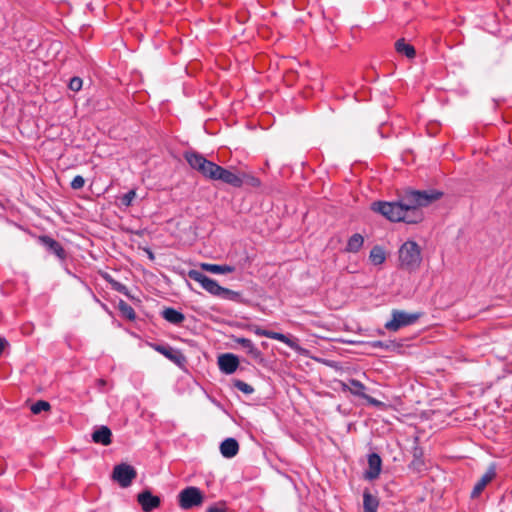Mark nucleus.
Segmentation results:
<instances>
[{"mask_svg": "<svg viewBox=\"0 0 512 512\" xmlns=\"http://www.w3.org/2000/svg\"><path fill=\"white\" fill-rule=\"evenodd\" d=\"M442 196L441 192L409 191L401 202H386V219L393 222L418 223L423 219L421 207L428 206Z\"/></svg>", "mask_w": 512, "mask_h": 512, "instance_id": "1", "label": "nucleus"}, {"mask_svg": "<svg viewBox=\"0 0 512 512\" xmlns=\"http://www.w3.org/2000/svg\"><path fill=\"white\" fill-rule=\"evenodd\" d=\"M184 158L192 169L197 170L206 179L212 181H221L236 188H239L243 185V179L240 175L212 161L207 160L202 154L198 152H185Z\"/></svg>", "mask_w": 512, "mask_h": 512, "instance_id": "2", "label": "nucleus"}, {"mask_svg": "<svg viewBox=\"0 0 512 512\" xmlns=\"http://www.w3.org/2000/svg\"><path fill=\"white\" fill-rule=\"evenodd\" d=\"M188 276L192 280L198 282L204 290L213 296L228 300H235L239 296L238 292L220 286L216 280L208 277L201 271L190 270L188 272Z\"/></svg>", "mask_w": 512, "mask_h": 512, "instance_id": "3", "label": "nucleus"}, {"mask_svg": "<svg viewBox=\"0 0 512 512\" xmlns=\"http://www.w3.org/2000/svg\"><path fill=\"white\" fill-rule=\"evenodd\" d=\"M399 265L409 272L416 271L422 262L420 246L412 240L404 242L398 251Z\"/></svg>", "mask_w": 512, "mask_h": 512, "instance_id": "4", "label": "nucleus"}, {"mask_svg": "<svg viewBox=\"0 0 512 512\" xmlns=\"http://www.w3.org/2000/svg\"><path fill=\"white\" fill-rule=\"evenodd\" d=\"M420 316V313H407L405 311L393 310L391 320L386 322V329L398 331L402 327L414 324Z\"/></svg>", "mask_w": 512, "mask_h": 512, "instance_id": "5", "label": "nucleus"}, {"mask_svg": "<svg viewBox=\"0 0 512 512\" xmlns=\"http://www.w3.org/2000/svg\"><path fill=\"white\" fill-rule=\"evenodd\" d=\"M178 498L179 506L184 510L200 506L204 499L200 489L194 486H189L183 489L179 493Z\"/></svg>", "mask_w": 512, "mask_h": 512, "instance_id": "6", "label": "nucleus"}, {"mask_svg": "<svg viewBox=\"0 0 512 512\" xmlns=\"http://www.w3.org/2000/svg\"><path fill=\"white\" fill-rule=\"evenodd\" d=\"M136 476L134 467L126 463L116 465L112 474L113 479L123 488L129 487Z\"/></svg>", "mask_w": 512, "mask_h": 512, "instance_id": "7", "label": "nucleus"}, {"mask_svg": "<svg viewBox=\"0 0 512 512\" xmlns=\"http://www.w3.org/2000/svg\"><path fill=\"white\" fill-rule=\"evenodd\" d=\"M250 329L257 336H263L273 340L280 341L295 351H299L301 349V347L298 345L296 341L292 340L283 333L266 330L259 326H251Z\"/></svg>", "mask_w": 512, "mask_h": 512, "instance_id": "8", "label": "nucleus"}, {"mask_svg": "<svg viewBox=\"0 0 512 512\" xmlns=\"http://www.w3.org/2000/svg\"><path fill=\"white\" fill-rule=\"evenodd\" d=\"M218 366L222 373L233 374L239 366V358L232 353H224L218 357Z\"/></svg>", "mask_w": 512, "mask_h": 512, "instance_id": "9", "label": "nucleus"}, {"mask_svg": "<svg viewBox=\"0 0 512 512\" xmlns=\"http://www.w3.org/2000/svg\"><path fill=\"white\" fill-rule=\"evenodd\" d=\"M137 501L141 505L144 512H151L160 506V498L153 495L149 490H145L138 494Z\"/></svg>", "mask_w": 512, "mask_h": 512, "instance_id": "10", "label": "nucleus"}, {"mask_svg": "<svg viewBox=\"0 0 512 512\" xmlns=\"http://www.w3.org/2000/svg\"><path fill=\"white\" fill-rule=\"evenodd\" d=\"M41 244L51 253H53L59 260L66 259V252L62 245L55 239L49 236H41L39 238Z\"/></svg>", "mask_w": 512, "mask_h": 512, "instance_id": "11", "label": "nucleus"}, {"mask_svg": "<svg viewBox=\"0 0 512 512\" xmlns=\"http://www.w3.org/2000/svg\"><path fill=\"white\" fill-rule=\"evenodd\" d=\"M233 341L234 343L239 344L245 350V352L253 359L262 362V352L255 346V344L250 339L244 337H233Z\"/></svg>", "mask_w": 512, "mask_h": 512, "instance_id": "12", "label": "nucleus"}, {"mask_svg": "<svg viewBox=\"0 0 512 512\" xmlns=\"http://www.w3.org/2000/svg\"><path fill=\"white\" fill-rule=\"evenodd\" d=\"M495 476H496V469L494 466H490L488 468V470L482 475V477L475 484V486L471 492V497L472 498L478 497L481 494V492L485 489L487 484L490 483Z\"/></svg>", "mask_w": 512, "mask_h": 512, "instance_id": "13", "label": "nucleus"}, {"mask_svg": "<svg viewBox=\"0 0 512 512\" xmlns=\"http://www.w3.org/2000/svg\"><path fill=\"white\" fill-rule=\"evenodd\" d=\"M92 441L107 446L112 442V432L109 427L102 425L92 433Z\"/></svg>", "mask_w": 512, "mask_h": 512, "instance_id": "14", "label": "nucleus"}, {"mask_svg": "<svg viewBox=\"0 0 512 512\" xmlns=\"http://www.w3.org/2000/svg\"><path fill=\"white\" fill-rule=\"evenodd\" d=\"M381 463H382V459L378 454H376V453L370 454L368 457L369 470H367L365 472V477L369 480H372V479H375L376 477H378L380 470H381Z\"/></svg>", "mask_w": 512, "mask_h": 512, "instance_id": "15", "label": "nucleus"}, {"mask_svg": "<svg viewBox=\"0 0 512 512\" xmlns=\"http://www.w3.org/2000/svg\"><path fill=\"white\" fill-rule=\"evenodd\" d=\"M239 451V444L234 438H227L220 444V452L224 458H233Z\"/></svg>", "mask_w": 512, "mask_h": 512, "instance_id": "16", "label": "nucleus"}, {"mask_svg": "<svg viewBox=\"0 0 512 512\" xmlns=\"http://www.w3.org/2000/svg\"><path fill=\"white\" fill-rule=\"evenodd\" d=\"M160 314L163 319L173 325H180L185 320V315L172 307L164 308Z\"/></svg>", "mask_w": 512, "mask_h": 512, "instance_id": "17", "label": "nucleus"}, {"mask_svg": "<svg viewBox=\"0 0 512 512\" xmlns=\"http://www.w3.org/2000/svg\"><path fill=\"white\" fill-rule=\"evenodd\" d=\"M395 50L398 54L405 55L409 59L414 58L416 54L414 47L407 43L405 39H399L396 41Z\"/></svg>", "mask_w": 512, "mask_h": 512, "instance_id": "18", "label": "nucleus"}, {"mask_svg": "<svg viewBox=\"0 0 512 512\" xmlns=\"http://www.w3.org/2000/svg\"><path fill=\"white\" fill-rule=\"evenodd\" d=\"M203 270L213 274H228L234 272L235 268L230 265H218V264H201Z\"/></svg>", "mask_w": 512, "mask_h": 512, "instance_id": "19", "label": "nucleus"}, {"mask_svg": "<svg viewBox=\"0 0 512 512\" xmlns=\"http://www.w3.org/2000/svg\"><path fill=\"white\" fill-rule=\"evenodd\" d=\"M379 502L369 491L365 490L363 493V508L364 512H377Z\"/></svg>", "mask_w": 512, "mask_h": 512, "instance_id": "20", "label": "nucleus"}, {"mask_svg": "<svg viewBox=\"0 0 512 512\" xmlns=\"http://www.w3.org/2000/svg\"><path fill=\"white\" fill-rule=\"evenodd\" d=\"M363 243H364V237L359 233H355L348 239V242L346 245V251L351 252V253H356L361 249V247L363 246Z\"/></svg>", "mask_w": 512, "mask_h": 512, "instance_id": "21", "label": "nucleus"}, {"mask_svg": "<svg viewBox=\"0 0 512 512\" xmlns=\"http://www.w3.org/2000/svg\"><path fill=\"white\" fill-rule=\"evenodd\" d=\"M118 309L121 312V314L128 320L134 321L136 319V313L134 309L124 300H120L118 302Z\"/></svg>", "mask_w": 512, "mask_h": 512, "instance_id": "22", "label": "nucleus"}, {"mask_svg": "<svg viewBox=\"0 0 512 512\" xmlns=\"http://www.w3.org/2000/svg\"><path fill=\"white\" fill-rule=\"evenodd\" d=\"M369 258L374 265H380L384 263V248L381 246H375L371 250Z\"/></svg>", "mask_w": 512, "mask_h": 512, "instance_id": "23", "label": "nucleus"}, {"mask_svg": "<svg viewBox=\"0 0 512 512\" xmlns=\"http://www.w3.org/2000/svg\"><path fill=\"white\" fill-rule=\"evenodd\" d=\"M233 387L246 395H250L254 392V388L250 384L239 379L233 380Z\"/></svg>", "mask_w": 512, "mask_h": 512, "instance_id": "24", "label": "nucleus"}, {"mask_svg": "<svg viewBox=\"0 0 512 512\" xmlns=\"http://www.w3.org/2000/svg\"><path fill=\"white\" fill-rule=\"evenodd\" d=\"M51 408V405L49 402L44 400H38L37 402L33 403L30 407V410L33 414H39L42 411H49Z\"/></svg>", "mask_w": 512, "mask_h": 512, "instance_id": "25", "label": "nucleus"}, {"mask_svg": "<svg viewBox=\"0 0 512 512\" xmlns=\"http://www.w3.org/2000/svg\"><path fill=\"white\" fill-rule=\"evenodd\" d=\"M151 347L168 359H173L172 349L167 345L151 344Z\"/></svg>", "mask_w": 512, "mask_h": 512, "instance_id": "26", "label": "nucleus"}, {"mask_svg": "<svg viewBox=\"0 0 512 512\" xmlns=\"http://www.w3.org/2000/svg\"><path fill=\"white\" fill-rule=\"evenodd\" d=\"M349 384H350L349 389L355 395H362L364 393L365 386L360 381L355 380V379H351L349 381Z\"/></svg>", "mask_w": 512, "mask_h": 512, "instance_id": "27", "label": "nucleus"}, {"mask_svg": "<svg viewBox=\"0 0 512 512\" xmlns=\"http://www.w3.org/2000/svg\"><path fill=\"white\" fill-rule=\"evenodd\" d=\"M111 288L113 290H115V291H117V292L127 296L128 298L133 299V297L130 295L129 289L123 283L115 280V281H113V283L111 285Z\"/></svg>", "mask_w": 512, "mask_h": 512, "instance_id": "28", "label": "nucleus"}, {"mask_svg": "<svg viewBox=\"0 0 512 512\" xmlns=\"http://www.w3.org/2000/svg\"><path fill=\"white\" fill-rule=\"evenodd\" d=\"M82 84H83V81L81 78L73 77L70 79L68 87L70 90H72L74 92H78L79 90H81Z\"/></svg>", "mask_w": 512, "mask_h": 512, "instance_id": "29", "label": "nucleus"}, {"mask_svg": "<svg viewBox=\"0 0 512 512\" xmlns=\"http://www.w3.org/2000/svg\"><path fill=\"white\" fill-rule=\"evenodd\" d=\"M70 185L72 189L79 190L84 187L85 179L81 175H76Z\"/></svg>", "mask_w": 512, "mask_h": 512, "instance_id": "30", "label": "nucleus"}, {"mask_svg": "<svg viewBox=\"0 0 512 512\" xmlns=\"http://www.w3.org/2000/svg\"><path fill=\"white\" fill-rule=\"evenodd\" d=\"M136 196V192L134 190H129L127 193H125L122 198H121V202L123 205L125 206H130L133 199L135 198Z\"/></svg>", "mask_w": 512, "mask_h": 512, "instance_id": "31", "label": "nucleus"}, {"mask_svg": "<svg viewBox=\"0 0 512 512\" xmlns=\"http://www.w3.org/2000/svg\"><path fill=\"white\" fill-rule=\"evenodd\" d=\"M371 209L384 216V200H378L372 203Z\"/></svg>", "mask_w": 512, "mask_h": 512, "instance_id": "32", "label": "nucleus"}, {"mask_svg": "<svg viewBox=\"0 0 512 512\" xmlns=\"http://www.w3.org/2000/svg\"><path fill=\"white\" fill-rule=\"evenodd\" d=\"M103 279L108 282L110 285H112L113 281H115V279L108 273H104L103 275Z\"/></svg>", "mask_w": 512, "mask_h": 512, "instance_id": "33", "label": "nucleus"}, {"mask_svg": "<svg viewBox=\"0 0 512 512\" xmlns=\"http://www.w3.org/2000/svg\"><path fill=\"white\" fill-rule=\"evenodd\" d=\"M207 512H226V510L217 506H211L207 509Z\"/></svg>", "mask_w": 512, "mask_h": 512, "instance_id": "34", "label": "nucleus"}, {"mask_svg": "<svg viewBox=\"0 0 512 512\" xmlns=\"http://www.w3.org/2000/svg\"><path fill=\"white\" fill-rule=\"evenodd\" d=\"M6 345H7L6 339L0 336V355L2 354Z\"/></svg>", "mask_w": 512, "mask_h": 512, "instance_id": "35", "label": "nucleus"}, {"mask_svg": "<svg viewBox=\"0 0 512 512\" xmlns=\"http://www.w3.org/2000/svg\"><path fill=\"white\" fill-rule=\"evenodd\" d=\"M381 127H382V124H381V125H380V127H379V133H380V136H381V137H384V135H383V133H382V131H381Z\"/></svg>", "mask_w": 512, "mask_h": 512, "instance_id": "36", "label": "nucleus"}]
</instances>
